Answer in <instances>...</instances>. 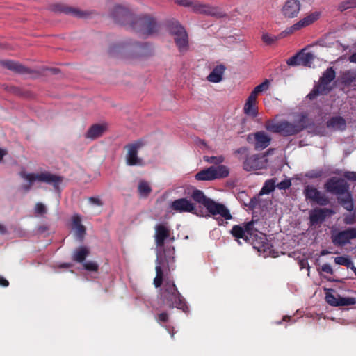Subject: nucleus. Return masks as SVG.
I'll return each instance as SVG.
<instances>
[{
	"label": "nucleus",
	"mask_w": 356,
	"mask_h": 356,
	"mask_svg": "<svg viewBox=\"0 0 356 356\" xmlns=\"http://www.w3.org/2000/svg\"><path fill=\"white\" fill-rule=\"evenodd\" d=\"M336 72L332 67H328L320 78L319 83L314 87L312 90L307 95L310 100L315 99L318 95L327 93L330 91L328 85L335 79Z\"/></svg>",
	"instance_id": "obj_7"
},
{
	"label": "nucleus",
	"mask_w": 356,
	"mask_h": 356,
	"mask_svg": "<svg viewBox=\"0 0 356 356\" xmlns=\"http://www.w3.org/2000/svg\"><path fill=\"white\" fill-rule=\"evenodd\" d=\"M174 41L180 54H184L188 51L189 40L186 31L175 35Z\"/></svg>",
	"instance_id": "obj_22"
},
{
	"label": "nucleus",
	"mask_w": 356,
	"mask_h": 356,
	"mask_svg": "<svg viewBox=\"0 0 356 356\" xmlns=\"http://www.w3.org/2000/svg\"><path fill=\"white\" fill-rule=\"evenodd\" d=\"M314 58L315 56L312 53L305 52L304 50H302L293 56L289 58L286 63L289 66L303 65L311 67Z\"/></svg>",
	"instance_id": "obj_15"
},
{
	"label": "nucleus",
	"mask_w": 356,
	"mask_h": 356,
	"mask_svg": "<svg viewBox=\"0 0 356 356\" xmlns=\"http://www.w3.org/2000/svg\"><path fill=\"white\" fill-rule=\"evenodd\" d=\"M120 47V45H113V46L111 47L110 49H109L110 54H114V51H115V49H119Z\"/></svg>",
	"instance_id": "obj_60"
},
{
	"label": "nucleus",
	"mask_w": 356,
	"mask_h": 356,
	"mask_svg": "<svg viewBox=\"0 0 356 356\" xmlns=\"http://www.w3.org/2000/svg\"><path fill=\"white\" fill-rule=\"evenodd\" d=\"M271 140V137L264 131L250 134L247 136V141L254 144V149L257 150L266 148L270 145Z\"/></svg>",
	"instance_id": "obj_11"
},
{
	"label": "nucleus",
	"mask_w": 356,
	"mask_h": 356,
	"mask_svg": "<svg viewBox=\"0 0 356 356\" xmlns=\"http://www.w3.org/2000/svg\"><path fill=\"white\" fill-rule=\"evenodd\" d=\"M291 186V180L286 179L280 181V183H278L277 185V187L280 190H286V189L289 188Z\"/></svg>",
	"instance_id": "obj_46"
},
{
	"label": "nucleus",
	"mask_w": 356,
	"mask_h": 356,
	"mask_svg": "<svg viewBox=\"0 0 356 356\" xmlns=\"http://www.w3.org/2000/svg\"><path fill=\"white\" fill-rule=\"evenodd\" d=\"M74 229L75 235L77 239L80 241H82L86 234V227L83 225H82L74 228Z\"/></svg>",
	"instance_id": "obj_43"
},
{
	"label": "nucleus",
	"mask_w": 356,
	"mask_h": 356,
	"mask_svg": "<svg viewBox=\"0 0 356 356\" xmlns=\"http://www.w3.org/2000/svg\"><path fill=\"white\" fill-rule=\"evenodd\" d=\"M338 296V306H350L356 304V300L355 298L350 297H341L339 295Z\"/></svg>",
	"instance_id": "obj_36"
},
{
	"label": "nucleus",
	"mask_w": 356,
	"mask_h": 356,
	"mask_svg": "<svg viewBox=\"0 0 356 356\" xmlns=\"http://www.w3.org/2000/svg\"><path fill=\"white\" fill-rule=\"evenodd\" d=\"M325 188L332 194L343 195L348 192V185L343 179L332 177L325 184Z\"/></svg>",
	"instance_id": "obj_13"
},
{
	"label": "nucleus",
	"mask_w": 356,
	"mask_h": 356,
	"mask_svg": "<svg viewBox=\"0 0 356 356\" xmlns=\"http://www.w3.org/2000/svg\"><path fill=\"white\" fill-rule=\"evenodd\" d=\"M325 300L326 302L332 305V306H335V307H337V305H338V296H335L334 295L330 293H326V296H325Z\"/></svg>",
	"instance_id": "obj_42"
},
{
	"label": "nucleus",
	"mask_w": 356,
	"mask_h": 356,
	"mask_svg": "<svg viewBox=\"0 0 356 356\" xmlns=\"http://www.w3.org/2000/svg\"><path fill=\"white\" fill-rule=\"evenodd\" d=\"M0 63L4 67L19 74H26L29 72V70L26 67L13 60H1Z\"/></svg>",
	"instance_id": "obj_26"
},
{
	"label": "nucleus",
	"mask_w": 356,
	"mask_h": 356,
	"mask_svg": "<svg viewBox=\"0 0 356 356\" xmlns=\"http://www.w3.org/2000/svg\"><path fill=\"white\" fill-rule=\"evenodd\" d=\"M229 173V170L227 166L218 165L200 170L195 175V178L198 181H210L227 177Z\"/></svg>",
	"instance_id": "obj_9"
},
{
	"label": "nucleus",
	"mask_w": 356,
	"mask_h": 356,
	"mask_svg": "<svg viewBox=\"0 0 356 356\" xmlns=\"http://www.w3.org/2000/svg\"><path fill=\"white\" fill-rule=\"evenodd\" d=\"M35 210L38 214H44L47 212L45 206L40 202L35 204Z\"/></svg>",
	"instance_id": "obj_51"
},
{
	"label": "nucleus",
	"mask_w": 356,
	"mask_h": 356,
	"mask_svg": "<svg viewBox=\"0 0 356 356\" xmlns=\"http://www.w3.org/2000/svg\"><path fill=\"white\" fill-rule=\"evenodd\" d=\"M0 286L7 287L9 286V282L2 276H0Z\"/></svg>",
	"instance_id": "obj_56"
},
{
	"label": "nucleus",
	"mask_w": 356,
	"mask_h": 356,
	"mask_svg": "<svg viewBox=\"0 0 356 356\" xmlns=\"http://www.w3.org/2000/svg\"><path fill=\"white\" fill-rule=\"evenodd\" d=\"M106 129V124H95L92 125L86 133V138L90 139L97 138L103 135Z\"/></svg>",
	"instance_id": "obj_28"
},
{
	"label": "nucleus",
	"mask_w": 356,
	"mask_h": 356,
	"mask_svg": "<svg viewBox=\"0 0 356 356\" xmlns=\"http://www.w3.org/2000/svg\"><path fill=\"white\" fill-rule=\"evenodd\" d=\"M89 254L90 250L87 247L80 246L74 251L72 259L74 261L83 263Z\"/></svg>",
	"instance_id": "obj_29"
},
{
	"label": "nucleus",
	"mask_w": 356,
	"mask_h": 356,
	"mask_svg": "<svg viewBox=\"0 0 356 356\" xmlns=\"http://www.w3.org/2000/svg\"><path fill=\"white\" fill-rule=\"evenodd\" d=\"M138 191L143 197H147L152 192L149 184L145 181H140L138 184Z\"/></svg>",
	"instance_id": "obj_33"
},
{
	"label": "nucleus",
	"mask_w": 356,
	"mask_h": 356,
	"mask_svg": "<svg viewBox=\"0 0 356 356\" xmlns=\"http://www.w3.org/2000/svg\"><path fill=\"white\" fill-rule=\"evenodd\" d=\"M168 29L170 35L175 36L186 31L184 27L177 20L170 19L167 24Z\"/></svg>",
	"instance_id": "obj_30"
},
{
	"label": "nucleus",
	"mask_w": 356,
	"mask_h": 356,
	"mask_svg": "<svg viewBox=\"0 0 356 356\" xmlns=\"http://www.w3.org/2000/svg\"><path fill=\"white\" fill-rule=\"evenodd\" d=\"M343 79L344 83H350L355 80V78L351 76V74L350 72H347L343 74Z\"/></svg>",
	"instance_id": "obj_55"
},
{
	"label": "nucleus",
	"mask_w": 356,
	"mask_h": 356,
	"mask_svg": "<svg viewBox=\"0 0 356 356\" xmlns=\"http://www.w3.org/2000/svg\"><path fill=\"white\" fill-rule=\"evenodd\" d=\"M83 266L85 270L90 272H97L99 270V265L97 262L90 261L83 263Z\"/></svg>",
	"instance_id": "obj_41"
},
{
	"label": "nucleus",
	"mask_w": 356,
	"mask_h": 356,
	"mask_svg": "<svg viewBox=\"0 0 356 356\" xmlns=\"http://www.w3.org/2000/svg\"><path fill=\"white\" fill-rule=\"evenodd\" d=\"M154 231L155 244L157 248H163L165 241L170 237V227L167 222H162L155 225Z\"/></svg>",
	"instance_id": "obj_14"
},
{
	"label": "nucleus",
	"mask_w": 356,
	"mask_h": 356,
	"mask_svg": "<svg viewBox=\"0 0 356 356\" xmlns=\"http://www.w3.org/2000/svg\"><path fill=\"white\" fill-rule=\"evenodd\" d=\"M269 87V81L266 79L264 82H262L261 84L257 86L254 90L251 92V95L255 97H258V95L263 92L266 90Z\"/></svg>",
	"instance_id": "obj_37"
},
{
	"label": "nucleus",
	"mask_w": 356,
	"mask_h": 356,
	"mask_svg": "<svg viewBox=\"0 0 356 356\" xmlns=\"http://www.w3.org/2000/svg\"><path fill=\"white\" fill-rule=\"evenodd\" d=\"M257 97L250 95L244 104V113L250 117L256 118L258 115V107L257 106Z\"/></svg>",
	"instance_id": "obj_21"
},
{
	"label": "nucleus",
	"mask_w": 356,
	"mask_h": 356,
	"mask_svg": "<svg viewBox=\"0 0 356 356\" xmlns=\"http://www.w3.org/2000/svg\"><path fill=\"white\" fill-rule=\"evenodd\" d=\"M300 3L298 0H288L284 5L282 12L287 18L296 17L300 10Z\"/></svg>",
	"instance_id": "obj_20"
},
{
	"label": "nucleus",
	"mask_w": 356,
	"mask_h": 356,
	"mask_svg": "<svg viewBox=\"0 0 356 356\" xmlns=\"http://www.w3.org/2000/svg\"><path fill=\"white\" fill-rule=\"evenodd\" d=\"M7 154V151L0 148V162L3 160L4 156Z\"/></svg>",
	"instance_id": "obj_59"
},
{
	"label": "nucleus",
	"mask_w": 356,
	"mask_h": 356,
	"mask_svg": "<svg viewBox=\"0 0 356 356\" xmlns=\"http://www.w3.org/2000/svg\"><path fill=\"white\" fill-rule=\"evenodd\" d=\"M163 302L166 304L169 308L176 307L187 312L188 307L185 299L178 291L175 284L172 280H165L163 285V292L162 294Z\"/></svg>",
	"instance_id": "obj_5"
},
{
	"label": "nucleus",
	"mask_w": 356,
	"mask_h": 356,
	"mask_svg": "<svg viewBox=\"0 0 356 356\" xmlns=\"http://www.w3.org/2000/svg\"><path fill=\"white\" fill-rule=\"evenodd\" d=\"M285 35L284 31H283L279 36L271 35L268 33H264L262 35V41L267 45H271L277 41L280 38Z\"/></svg>",
	"instance_id": "obj_34"
},
{
	"label": "nucleus",
	"mask_w": 356,
	"mask_h": 356,
	"mask_svg": "<svg viewBox=\"0 0 356 356\" xmlns=\"http://www.w3.org/2000/svg\"><path fill=\"white\" fill-rule=\"evenodd\" d=\"M344 177L351 181H356V172L347 171L343 174Z\"/></svg>",
	"instance_id": "obj_50"
},
{
	"label": "nucleus",
	"mask_w": 356,
	"mask_h": 356,
	"mask_svg": "<svg viewBox=\"0 0 356 356\" xmlns=\"http://www.w3.org/2000/svg\"><path fill=\"white\" fill-rule=\"evenodd\" d=\"M321 270L328 274H332L333 270L329 264H324L321 266Z\"/></svg>",
	"instance_id": "obj_54"
},
{
	"label": "nucleus",
	"mask_w": 356,
	"mask_h": 356,
	"mask_svg": "<svg viewBox=\"0 0 356 356\" xmlns=\"http://www.w3.org/2000/svg\"><path fill=\"white\" fill-rule=\"evenodd\" d=\"M224 160H225V158L222 155L218 156H204V161L209 163H213L215 165H218V164L222 163L224 161Z\"/></svg>",
	"instance_id": "obj_40"
},
{
	"label": "nucleus",
	"mask_w": 356,
	"mask_h": 356,
	"mask_svg": "<svg viewBox=\"0 0 356 356\" xmlns=\"http://www.w3.org/2000/svg\"><path fill=\"white\" fill-rule=\"evenodd\" d=\"M234 153L241 154V157L240 159H245V158L248 156V149L247 147H242L236 150Z\"/></svg>",
	"instance_id": "obj_48"
},
{
	"label": "nucleus",
	"mask_w": 356,
	"mask_h": 356,
	"mask_svg": "<svg viewBox=\"0 0 356 356\" xmlns=\"http://www.w3.org/2000/svg\"><path fill=\"white\" fill-rule=\"evenodd\" d=\"M308 121L307 116L302 114L300 119L296 123H292L285 120L278 122H267L265 127L270 132L279 134L284 137L292 136L297 135L308 127L309 125Z\"/></svg>",
	"instance_id": "obj_4"
},
{
	"label": "nucleus",
	"mask_w": 356,
	"mask_h": 356,
	"mask_svg": "<svg viewBox=\"0 0 356 356\" xmlns=\"http://www.w3.org/2000/svg\"><path fill=\"white\" fill-rule=\"evenodd\" d=\"M156 319L160 323H166L168 321L169 315L166 312H163L158 314Z\"/></svg>",
	"instance_id": "obj_47"
},
{
	"label": "nucleus",
	"mask_w": 356,
	"mask_h": 356,
	"mask_svg": "<svg viewBox=\"0 0 356 356\" xmlns=\"http://www.w3.org/2000/svg\"><path fill=\"white\" fill-rule=\"evenodd\" d=\"M256 204H257L256 201H254L253 199H251L250 204H249L250 207H251V208L255 207Z\"/></svg>",
	"instance_id": "obj_63"
},
{
	"label": "nucleus",
	"mask_w": 356,
	"mask_h": 356,
	"mask_svg": "<svg viewBox=\"0 0 356 356\" xmlns=\"http://www.w3.org/2000/svg\"><path fill=\"white\" fill-rule=\"evenodd\" d=\"M303 193L306 200H312L321 206H325L329 203L328 198L313 186H305Z\"/></svg>",
	"instance_id": "obj_16"
},
{
	"label": "nucleus",
	"mask_w": 356,
	"mask_h": 356,
	"mask_svg": "<svg viewBox=\"0 0 356 356\" xmlns=\"http://www.w3.org/2000/svg\"><path fill=\"white\" fill-rule=\"evenodd\" d=\"M111 17L115 23L129 27L143 36L156 33L159 29L156 19L149 15L134 16L126 7L116 5L111 12Z\"/></svg>",
	"instance_id": "obj_1"
},
{
	"label": "nucleus",
	"mask_w": 356,
	"mask_h": 356,
	"mask_svg": "<svg viewBox=\"0 0 356 356\" xmlns=\"http://www.w3.org/2000/svg\"><path fill=\"white\" fill-rule=\"evenodd\" d=\"M174 262V257L169 251L163 253V255L157 256L156 260V277L154 279V284L155 287H160L163 281L164 271H170V264Z\"/></svg>",
	"instance_id": "obj_8"
},
{
	"label": "nucleus",
	"mask_w": 356,
	"mask_h": 356,
	"mask_svg": "<svg viewBox=\"0 0 356 356\" xmlns=\"http://www.w3.org/2000/svg\"><path fill=\"white\" fill-rule=\"evenodd\" d=\"M243 168L245 171L256 170L261 168V158L257 154L248 156L243 163Z\"/></svg>",
	"instance_id": "obj_24"
},
{
	"label": "nucleus",
	"mask_w": 356,
	"mask_h": 356,
	"mask_svg": "<svg viewBox=\"0 0 356 356\" xmlns=\"http://www.w3.org/2000/svg\"><path fill=\"white\" fill-rule=\"evenodd\" d=\"M319 14L317 13H312L303 19L298 21L291 26L287 28L285 31V35L292 34L294 32L300 30L301 29L306 27L318 19Z\"/></svg>",
	"instance_id": "obj_18"
},
{
	"label": "nucleus",
	"mask_w": 356,
	"mask_h": 356,
	"mask_svg": "<svg viewBox=\"0 0 356 356\" xmlns=\"http://www.w3.org/2000/svg\"><path fill=\"white\" fill-rule=\"evenodd\" d=\"M191 10L194 13L207 15H216L217 14L216 8L210 6L209 4L202 3L199 1H193Z\"/></svg>",
	"instance_id": "obj_23"
},
{
	"label": "nucleus",
	"mask_w": 356,
	"mask_h": 356,
	"mask_svg": "<svg viewBox=\"0 0 356 356\" xmlns=\"http://www.w3.org/2000/svg\"><path fill=\"white\" fill-rule=\"evenodd\" d=\"M226 70L224 65L220 64L215 67L207 76V80L212 83H219L222 79V76Z\"/></svg>",
	"instance_id": "obj_27"
},
{
	"label": "nucleus",
	"mask_w": 356,
	"mask_h": 356,
	"mask_svg": "<svg viewBox=\"0 0 356 356\" xmlns=\"http://www.w3.org/2000/svg\"><path fill=\"white\" fill-rule=\"evenodd\" d=\"M275 188V181L274 179H268L265 181L260 193L261 194H268L273 191Z\"/></svg>",
	"instance_id": "obj_35"
},
{
	"label": "nucleus",
	"mask_w": 356,
	"mask_h": 356,
	"mask_svg": "<svg viewBox=\"0 0 356 356\" xmlns=\"http://www.w3.org/2000/svg\"><path fill=\"white\" fill-rule=\"evenodd\" d=\"M354 8H356V0H346L341 2L338 6V9L341 12Z\"/></svg>",
	"instance_id": "obj_39"
},
{
	"label": "nucleus",
	"mask_w": 356,
	"mask_h": 356,
	"mask_svg": "<svg viewBox=\"0 0 356 356\" xmlns=\"http://www.w3.org/2000/svg\"><path fill=\"white\" fill-rule=\"evenodd\" d=\"M19 175L22 178L26 179L29 182L27 184L22 186V188L26 192L31 190L33 184L35 181L52 185L55 189H58L59 185L63 180V177L51 174L49 172L35 174L27 173L25 170H22Z\"/></svg>",
	"instance_id": "obj_6"
},
{
	"label": "nucleus",
	"mask_w": 356,
	"mask_h": 356,
	"mask_svg": "<svg viewBox=\"0 0 356 356\" xmlns=\"http://www.w3.org/2000/svg\"><path fill=\"white\" fill-rule=\"evenodd\" d=\"M191 196L195 202L202 204L207 209L209 214L205 217L213 216L218 221V225H223L224 220L232 218L229 210L224 204L207 197L201 190H193Z\"/></svg>",
	"instance_id": "obj_3"
},
{
	"label": "nucleus",
	"mask_w": 356,
	"mask_h": 356,
	"mask_svg": "<svg viewBox=\"0 0 356 356\" xmlns=\"http://www.w3.org/2000/svg\"><path fill=\"white\" fill-rule=\"evenodd\" d=\"M332 241L337 246H343L348 243L346 235L343 231L332 236Z\"/></svg>",
	"instance_id": "obj_32"
},
{
	"label": "nucleus",
	"mask_w": 356,
	"mask_h": 356,
	"mask_svg": "<svg viewBox=\"0 0 356 356\" xmlns=\"http://www.w3.org/2000/svg\"><path fill=\"white\" fill-rule=\"evenodd\" d=\"M88 202L92 204H95V205H97V206H102L103 205V202L99 198V197H90L88 198Z\"/></svg>",
	"instance_id": "obj_53"
},
{
	"label": "nucleus",
	"mask_w": 356,
	"mask_h": 356,
	"mask_svg": "<svg viewBox=\"0 0 356 356\" xmlns=\"http://www.w3.org/2000/svg\"><path fill=\"white\" fill-rule=\"evenodd\" d=\"M339 203L347 211H352L354 208L353 198L351 195L347 192L343 197H338Z\"/></svg>",
	"instance_id": "obj_31"
},
{
	"label": "nucleus",
	"mask_w": 356,
	"mask_h": 356,
	"mask_svg": "<svg viewBox=\"0 0 356 356\" xmlns=\"http://www.w3.org/2000/svg\"><path fill=\"white\" fill-rule=\"evenodd\" d=\"M145 145V141L143 139H139L124 146V149H127L125 160L127 165L141 166L143 165V159L138 156V150L144 147Z\"/></svg>",
	"instance_id": "obj_10"
},
{
	"label": "nucleus",
	"mask_w": 356,
	"mask_h": 356,
	"mask_svg": "<svg viewBox=\"0 0 356 356\" xmlns=\"http://www.w3.org/2000/svg\"><path fill=\"white\" fill-rule=\"evenodd\" d=\"M346 235L348 243L350 240L356 238V228H348L346 230H343Z\"/></svg>",
	"instance_id": "obj_45"
},
{
	"label": "nucleus",
	"mask_w": 356,
	"mask_h": 356,
	"mask_svg": "<svg viewBox=\"0 0 356 356\" xmlns=\"http://www.w3.org/2000/svg\"><path fill=\"white\" fill-rule=\"evenodd\" d=\"M51 10L58 13H65L79 18H84L88 13L79 9L67 6L61 3H56L51 6Z\"/></svg>",
	"instance_id": "obj_19"
},
{
	"label": "nucleus",
	"mask_w": 356,
	"mask_h": 356,
	"mask_svg": "<svg viewBox=\"0 0 356 356\" xmlns=\"http://www.w3.org/2000/svg\"><path fill=\"white\" fill-rule=\"evenodd\" d=\"M345 222H346V224H349V225L353 224V223L354 222V218H353V217H351V218H346L345 219Z\"/></svg>",
	"instance_id": "obj_62"
},
{
	"label": "nucleus",
	"mask_w": 356,
	"mask_h": 356,
	"mask_svg": "<svg viewBox=\"0 0 356 356\" xmlns=\"http://www.w3.org/2000/svg\"><path fill=\"white\" fill-rule=\"evenodd\" d=\"M334 262L337 264L345 266L348 268H352V266L353 265V262L352 261V260L350 258L344 256H339L335 257Z\"/></svg>",
	"instance_id": "obj_38"
},
{
	"label": "nucleus",
	"mask_w": 356,
	"mask_h": 356,
	"mask_svg": "<svg viewBox=\"0 0 356 356\" xmlns=\"http://www.w3.org/2000/svg\"><path fill=\"white\" fill-rule=\"evenodd\" d=\"M348 60L350 62V63H356V52L355 53H353V54H351L349 58H348Z\"/></svg>",
	"instance_id": "obj_58"
},
{
	"label": "nucleus",
	"mask_w": 356,
	"mask_h": 356,
	"mask_svg": "<svg viewBox=\"0 0 356 356\" xmlns=\"http://www.w3.org/2000/svg\"><path fill=\"white\" fill-rule=\"evenodd\" d=\"M326 127L334 131H343L346 129V122L343 117L334 116L327 121Z\"/></svg>",
	"instance_id": "obj_25"
},
{
	"label": "nucleus",
	"mask_w": 356,
	"mask_h": 356,
	"mask_svg": "<svg viewBox=\"0 0 356 356\" xmlns=\"http://www.w3.org/2000/svg\"><path fill=\"white\" fill-rule=\"evenodd\" d=\"M193 0H175V3L184 7H188L191 8Z\"/></svg>",
	"instance_id": "obj_49"
},
{
	"label": "nucleus",
	"mask_w": 356,
	"mask_h": 356,
	"mask_svg": "<svg viewBox=\"0 0 356 356\" xmlns=\"http://www.w3.org/2000/svg\"><path fill=\"white\" fill-rule=\"evenodd\" d=\"M323 175V170H312L308 171L305 176L309 179H316L319 178Z\"/></svg>",
	"instance_id": "obj_44"
},
{
	"label": "nucleus",
	"mask_w": 356,
	"mask_h": 356,
	"mask_svg": "<svg viewBox=\"0 0 356 356\" xmlns=\"http://www.w3.org/2000/svg\"><path fill=\"white\" fill-rule=\"evenodd\" d=\"M170 209L179 213H191L198 216L196 204L185 197L172 201L170 204Z\"/></svg>",
	"instance_id": "obj_12"
},
{
	"label": "nucleus",
	"mask_w": 356,
	"mask_h": 356,
	"mask_svg": "<svg viewBox=\"0 0 356 356\" xmlns=\"http://www.w3.org/2000/svg\"><path fill=\"white\" fill-rule=\"evenodd\" d=\"M332 213V210L327 208H315L311 210L309 217L311 225L321 224L327 217Z\"/></svg>",
	"instance_id": "obj_17"
},
{
	"label": "nucleus",
	"mask_w": 356,
	"mask_h": 356,
	"mask_svg": "<svg viewBox=\"0 0 356 356\" xmlns=\"http://www.w3.org/2000/svg\"><path fill=\"white\" fill-rule=\"evenodd\" d=\"M258 225L259 220H254L234 225L230 233L239 244H241L239 240L242 239L245 243L252 244L254 248L258 252L268 254L271 252L273 245L268 241L266 235L259 230Z\"/></svg>",
	"instance_id": "obj_2"
},
{
	"label": "nucleus",
	"mask_w": 356,
	"mask_h": 356,
	"mask_svg": "<svg viewBox=\"0 0 356 356\" xmlns=\"http://www.w3.org/2000/svg\"><path fill=\"white\" fill-rule=\"evenodd\" d=\"M72 225H73V228H76V227H78L79 226H82L83 225L81 224V217L79 215H74L72 218Z\"/></svg>",
	"instance_id": "obj_52"
},
{
	"label": "nucleus",
	"mask_w": 356,
	"mask_h": 356,
	"mask_svg": "<svg viewBox=\"0 0 356 356\" xmlns=\"http://www.w3.org/2000/svg\"><path fill=\"white\" fill-rule=\"evenodd\" d=\"M6 232H7V230H6V227L3 225L0 224V233L1 234H6Z\"/></svg>",
	"instance_id": "obj_61"
},
{
	"label": "nucleus",
	"mask_w": 356,
	"mask_h": 356,
	"mask_svg": "<svg viewBox=\"0 0 356 356\" xmlns=\"http://www.w3.org/2000/svg\"><path fill=\"white\" fill-rule=\"evenodd\" d=\"M61 266L64 268H70L72 266V264L70 263H64L61 265Z\"/></svg>",
	"instance_id": "obj_64"
},
{
	"label": "nucleus",
	"mask_w": 356,
	"mask_h": 356,
	"mask_svg": "<svg viewBox=\"0 0 356 356\" xmlns=\"http://www.w3.org/2000/svg\"><path fill=\"white\" fill-rule=\"evenodd\" d=\"M49 230V227L48 226L45 225H40L38 227V232L39 233H44V232L46 231H48Z\"/></svg>",
	"instance_id": "obj_57"
}]
</instances>
